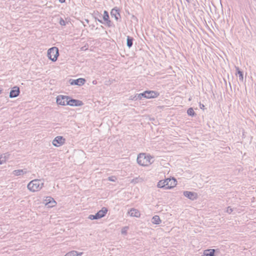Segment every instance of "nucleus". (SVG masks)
I'll return each instance as SVG.
<instances>
[{
    "instance_id": "2f4dec72",
    "label": "nucleus",
    "mask_w": 256,
    "mask_h": 256,
    "mask_svg": "<svg viewBox=\"0 0 256 256\" xmlns=\"http://www.w3.org/2000/svg\"><path fill=\"white\" fill-rule=\"evenodd\" d=\"M66 0H59L60 2V3H64L65 2Z\"/></svg>"
},
{
    "instance_id": "0eeeda50",
    "label": "nucleus",
    "mask_w": 256,
    "mask_h": 256,
    "mask_svg": "<svg viewBox=\"0 0 256 256\" xmlns=\"http://www.w3.org/2000/svg\"><path fill=\"white\" fill-rule=\"evenodd\" d=\"M52 144L56 148L60 147L66 143V139L63 136H57L52 140Z\"/></svg>"
},
{
    "instance_id": "f03ea898",
    "label": "nucleus",
    "mask_w": 256,
    "mask_h": 256,
    "mask_svg": "<svg viewBox=\"0 0 256 256\" xmlns=\"http://www.w3.org/2000/svg\"><path fill=\"white\" fill-rule=\"evenodd\" d=\"M44 180L42 179H34L28 182L26 185L27 190L30 192H38L44 188Z\"/></svg>"
},
{
    "instance_id": "1a4fd4ad",
    "label": "nucleus",
    "mask_w": 256,
    "mask_h": 256,
    "mask_svg": "<svg viewBox=\"0 0 256 256\" xmlns=\"http://www.w3.org/2000/svg\"><path fill=\"white\" fill-rule=\"evenodd\" d=\"M68 96L64 95H58L56 97V103L60 106H68Z\"/></svg>"
},
{
    "instance_id": "9b49d317",
    "label": "nucleus",
    "mask_w": 256,
    "mask_h": 256,
    "mask_svg": "<svg viewBox=\"0 0 256 256\" xmlns=\"http://www.w3.org/2000/svg\"><path fill=\"white\" fill-rule=\"evenodd\" d=\"M84 104L82 100L76 99H72L69 96L68 106H80Z\"/></svg>"
},
{
    "instance_id": "a878e982",
    "label": "nucleus",
    "mask_w": 256,
    "mask_h": 256,
    "mask_svg": "<svg viewBox=\"0 0 256 256\" xmlns=\"http://www.w3.org/2000/svg\"><path fill=\"white\" fill-rule=\"evenodd\" d=\"M126 44H127V46L128 48H130L132 46V39L130 38L129 36H128L127 38Z\"/></svg>"
},
{
    "instance_id": "b1692460",
    "label": "nucleus",
    "mask_w": 256,
    "mask_h": 256,
    "mask_svg": "<svg viewBox=\"0 0 256 256\" xmlns=\"http://www.w3.org/2000/svg\"><path fill=\"white\" fill-rule=\"evenodd\" d=\"M236 70L238 71V74L239 78L240 80L242 81L244 80V76L242 72L238 68H236Z\"/></svg>"
},
{
    "instance_id": "f8f14e48",
    "label": "nucleus",
    "mask_w": 256,
    "mask_h": 256,
    "mask_svg": "<svg viewBox=\"0 0 256 256\" xmlns=\"http://www.w3.org/2000/svg\"><path fill=\"white\" fill-rule=\"evenodd\" d=\"M183 194L185 197L191 200H194L198 198V194L193 192L184 191L183 192Z\"/></svg>"
},
{
    "instance_id": "2eb2a0df",
    "label": "nucleus",
    "mask_w": 256,
    "mask_h": 256,
    "mask_svg": "<svg viewBox=\"0 0 256 256\" xmlns=\"http://www.w3.org/2000/svg\"><path fill=\"white\" fill-rule=\"evenodd\" d=\"M215 252L216 250L212 248L204 250L202 251L201 256H214Z\"/></svg>"
},
{
    "instance_id": "aec40b11",
    "label": "nucleus",
    "mask_w": 256,
    "mask_h": 256,
    "mask_svg": "<svg viewBox=\"0 0 256 256\" xmlns=\"http://www.w3.org/2000/svg\"><path fill=\"white\" fill-rule=\"evenodd\" d=\"M33 202H34V204H38L40 203L41 199L40 196H36L32 198Z\"/></svg>"
},
{
    "instance_id": "a211bd4d",
    "label": "nucleus",
    "mask_w": 256,
    "mask_h": 256,
    "mask_svg": "<svg viewBox=\"0 0 256 256\" xmlns=\"http://www.w3.org/2000/svg\"><path fill=\"white\" fill-rule=\"evenodd\" d=\"M12 174L14 176H22L26 174V171L22 169L15 170L12 171Z\"/></svg>"
},
{
    "instance_id": "ddd939ff",
    "label": "nucleus",
    "mask_w": 256,
    "mask_h": 256,
    "mask_svg": "<svg viewBox=\"0 0 256 256\" xmlns=\"http://www.w3.org/2000/svg\"><path fill=\"white\" fill-rule=\"evenodd\" d=\"M20 94V88L18 86H14L10 90L9 97L10 98H14L18 97Z\"/></svg>"
},
{
    "instance_id": "bb28decb",
    "label": "nucleus",
    "mask_w": 256,
    "mask_h": 256,
    "mask_svg": "<svg viewBox=\"0 0 256 256\" xmlns=\"http://www.w3.org/2000/svg\"><path fill=\"white\" fill-rule=\"evenodd\" d=\"M59 22L60 24L62 26H64L66 24V22L62 18H60Z\"/></svg>"
},
{
    "instance_id": "7c9ffc66",
    "label": "nucleus",
    "mask_w": 256,
    "mask_h": 256,
    "mask_svg": "<svg viewBox=\"0 0 256 256\" xmlns=\"http://www.w3.org/2000/svg\"><path fill=\"white\" fill-rule=\"evenodd\" d=\"M200 109L204 110V106L203 104H202L201 103H200Z\"/></svg>"
},
{
    "instance_id": "c756f323",
    "label": "nucleus",
    "mask_w": 256,
    "mask_h": 256,
    "mask_svg": "<svg viewBox=\"0 0 256 256\" xmlns=\"http://www.w3.org/2000/svg\"><path fill=\"white\" fill-rule=\"evenodd\" d=\"M232 208L230 207H228L227 208V210H226V212H228V214H230L232 213Z\"/></svg>"
},
{
    "instance_id": "412c9836",
    "label": "nucleus",
    "mask_w": 256,
    "mask_h": 256,
    "mask_svg": "<svg viewBox=\"0 0 256 256\" xmlns=\"http://www.w3.org/2000/svg\"><path fill=\"white\" fill-rule=\"evenodd\" d=\"M142 180H143L142 178L138 176V177H136V178H133L132 180L131 183L136 184L138 182H142Z\"/></svg>"
},
{
    "instance_id": "c9c22d12",
    "label": "nucleus",
    "mask_w": 256,
    "mask_h": 256,
    "mask_svg": "<svg viewBox=\"0 0 256 256\" xmlns=\"http://www.w3.org/2000/svg\"><path fill=\"white\" fill-rule=\"evenodd\" d=\"M188 2H190L191 0H186Z\"/></svg>"
},
{
    "instance_id": "20e7f679",
    "label": "nucleus",
    "mask_w": 256,
    "mask_h": 256,
    "mask_svg": "<svg viewBox=\"0 0 256 256\" xmlns=\"http://www.w3.org/2000/svg\"><path fill=\"white\" fill-rule=\"evenodd\" d=\"M159 96V93L154 90H146L140 94H137L133 97L131 98V100H142V98H156Z\"/></svg>"
},
{
    "instance_id": "4468645a",
    "label": "nucleus",
    "mask_w": 256,
    "mask_h": 256,
    "mask_svg": "<svg viewBox=\"0 0 256 256\" xmlns=\"http://www.w3.org/2000/svg\"><path fill=\"white\" fill-rule=\"evenodd\" d=\"M128 214L131 217H135L136 218H139L141 216L140 210L135 208H130L128 212Z\"/></svg>"
},
{
    "instance_id": "7ed1b4c3",
    "label": "nucleus",
    "mask_w": 256,
    "mask_h": 256,
    "mask_svg": "<svg viewBox=\"0 0 256 256\" xmlns=\"http://www.w3.org/2000/svg\"><path fill=\"white\" fill-rule=\"evenodd\" d=\"M176 180L174 178H172L159 180L156 184V186L160 188L170 190L176 187Z\"/></svg>"
},
{
    "instance_id": "c85d7f7f",
    "label": "nucleus",
    "mask_w": 256,
    "mask_h": 256,
    "mask_svg": "<svg viewBox=\"0 0 256 256\" xmlns=\"http://www.w3.org/2000/svg\"><path fill=\"white\" fill-rule=\"evenodd\" d=\"M127 230H128V227H124V228L121 231V232L122 234H126L127 233Z\"/></svg>"
},
{
    "instance_id": "f257e3e1",
    "label": "nucleus",
    "mask_w": 256,
    "mask_h": 256,
    "mask_svg": "<svg viewBox=\"0 0 256 256\" xmlns=\"http://www.w3.org/2000/svg\"><path fill=\"white\" fill-rule=\"evenodd\" d=\"M136 162L140 166L148 168L154 162V158L150 154L142 152L138 155Z\"/></svg>"
},
{
    "instance_id": "cd10ccee",
    "label": "nucleus",
    "mask_w": 256,
    "mask_h": 256,
    "mask_svg": "<svg viewBox=\"0 0 256 256\" xmlns=\"http://www.w3.org/2000/svg\"><path fill=\"white\" fill-rule=\"evenodd\" d=\"M108 180L110 181V182H116V178L115 176H110L108 178Z\"/></svg>"
},
{
    "instance_id": "f3484780",
    "label": "nucleus",
    "mask_w": 256,
    "mask_h": 256,
    "mask_svg": "<svg viewBox=\"0 0 256 256\" xmlns=\"http://www.w3.org/2000/svg\"><path fill=\"white\" fill-rule=\"evenodd\" d=\"M83 254V252L72 250L66 252L64 256H82Z\"/></svg>"
},
{
    "instance_id": "5701e85b",
    "label": "nucleus",
    "mask_w": 256,
    "mask_h": 256,
    "mask_svg": "<svg viewBox=\"0 0 256 256\" xmlns=\"http://www.w3.org/2000/svg\"><path fill=\"white\" fill-rule=\"evenodd\" d=\"M103 19L104 21L106 22H110V21L108 20L109 19V16L108 14V12L106 11H104V15H103Z\"/></svg>"
},
{
    "instance_id": "39448f33",
    "label": "nucleus",
    "mask_w": 256,
    "mask_h": 256,
    "mask_svg": "<svg viewBox=\"0 0 256 256\" xmlns=\"http://www.w3.org/2000/svg\"><path fill=\"white\" fill-rule=\"evenodd\" d=\"M58 56V49L57 47L54 46L48 50V58L52 62H55L57 60Z\"/></svg>"
},
{
    "instance_id": "6e6552de",
    "label": "nucleus",
    "mask_w": 256,
    "mask_h": 256,
    "mask_svg": "<svg viewBox=\"0 0 256 256\" xmlns=\"http://www.w3.org/2000/svg\"><path fill=\"white\" fill-rule=\"evenodd\" d=\"M44 204L48 208H52L56 206V202L50 196H45L43 200Z\"/></svg>"
},
{
    "instance_id": "9d476101",
    "label": "nucleus",
    "mask_w": 256,
    "mask_h": 256,
    "mask_svg": "<svg viewBox=\"0 0 256 256\" xmlns=\"http://www.w3.org/2000/svg\"><path fill=\"white\" fill-rule=\"evenodd\" d=\"M86 82V80L84 78H78L76 80L70 79L68 80L69 84L71 86H79L84 85Z\"/></svg>"
},
{
    "instance_id": "4be33fe9",
    "label": "nucleus",
    "mask_w": 256,
    "mask_h": 256,
    "mask_svg": "<svg viewBox=\"0 0 256 256\" xmlns=\"http://www.w3.org/2000/svg\"><path fill=\"white\" fill-rule=\"evenodd\" d=\"M6 160L7 158L6 156L2 155L0 156V165L5 164Z\"/></svg>"
},
{
    "instance_id": "72a5a7b5",
    "label": "nucleus",
    "mask_w": 256,
    "mask_h": 256,
    "mask_svg": "<svg viewBox=\"0 0 256 256\" xmlns=\"http://www.w3.org/2000/svg\"><path fill=\"white\" fill-rule=\"evenodd\" d=\"M2 89L0 88V94L2 93Z\"/></svg>"
},
{
    "instance_id": "6ab92c4d",
    "label": "nucleus",
    "mask_w": 256,
    "mask_h": 256,
    "mask_svg": "<svg viewBox=\"0 0 256 256\" xmlns=\"http://www.w3.org/2000/svg\"><path fill=\"white\" fill-rule=\"evenodd\" d=\"M152 222L154 224L158 225L162 222V220L158 216L156 215L152 218Z\"/></svg>"
},
{
    "instance_id": "393cba45",
    "label": "nucleus",
    "mask_w": 256,
    "mask_h": 256,
    "mask_svg": "<svg viewBox=\"0 0 256 256\" xmlns=\"http://www.w3.org/2000/svg\"><path fill=\"white\" fill-rule=\"evenodd\" d=\"M187 114L188 115L190 116H194L195 114V112L192 108H189L187 110Z\"/></svg>"
},
{
    "instance_id": "dca6fc26",
    "label": "nucleus",
    "mask_w": 256,
    "mask_h": 256,
    "mask_svg": "<svg viewBox=\"0 0 256 256\" xmlns=\"http://www.w3.org/2000/svg\"><path fill=\"white\" fill-rule=\"evenodd\" d=\"M110 14L111 16L114 17L117 21L120 18V10L116 8L112 9L110 12Z\"/></svg>"
},
{
    "instance_id": "423d86ee",
    "label": "nucleus",
    "mask_w": 256,
    "mask_h": 256,
    "mask_svg": "<svg viewBox=\"0 0 256 256\" xmlns=\"http://www.w3.org/2000/svg\"><path fill=\"white\" fill-rule=\"evenodd\" d=\"M108 212V209L106 207H102L95 214H90L88 218L90 220H99L106 216Z\"/></svg>"
},
{
    "instance_id": "473e14b6",
    "label": "nucleus",
    "mask_w": 256,
    "mask_h": 256,
    "mask_svg": "<svg viewBox=\"0 0 256 256\" xmlns=\"http://www.w3.org/2000/svg\"><path fill=\"white\" fill-rule=\"evenodd\" d=\"M92 83L94 84H96V80H94V81H92Z\"/></svg>"
},
{
    "instance_id": "f704fd0d",
    "label": "nucleus",
    "mask_w": 256,
    "mask_h": 256,
    "mask_svg": "<svg viewBox=\"0 0 256 256\" xmlns=\"http://www.w3.org/2000/svg\"><path fill=\"white\" fill-rule=\"evenodd\" d=\"M85 20L86 21V22L87 23H88V20H86H86Z\"/></svg>"
}]
</instances>
